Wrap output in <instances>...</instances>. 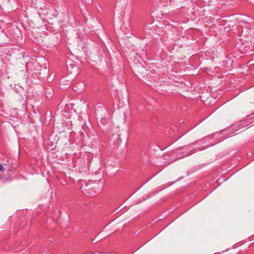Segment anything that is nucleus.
Instances as JSON below:
<instances>
[{
	"label": "nucleus",
	"mask_w": 254,
	"mask_h": 254,
	"mask_svg": "<svg viewBox=\"0 0 254 254\" xmlns=\"http://www.w3.org/2000/svg\"><path fill=\"white\" fill-rule=\"evenodd\" d=\"M204 69H205V71L206 72H207V73L208 74H210V70L209 69L207 68H206V67H204Z\"/></svg>",
	"instance_id": "nucleus-1"
},
{
	"label": "nucleus",
	"mask_w": 254,
	"mask_h": 254,
	"mask_svg": "<svg viewBox=\"0 0 254 254\" xmlns=\"http://www.w3.org/2000/svg\"><path fill=\"white\" fill-rule=\"evenodd\" d=\"M2 168H3L2 166L0 164V171L2 170Z\"/></svg>",
	"instance_id": "nucleus-2"
},
{
	"label": "nucleus",
	"mask_w": 254,
	"mask_h": 254,
	"mask_svg": "<svg viewBox=\"0 0 254 254\" xmlns=\"http://www.w3.org/2000/svg\"><path fill=\"white\" fill-rule=\"evenodd\" d=\"M142 69H143L144 67L143 66H141Z\"/></svg>",
	"instance_id": "nucleus-3"
}]
</instances>
